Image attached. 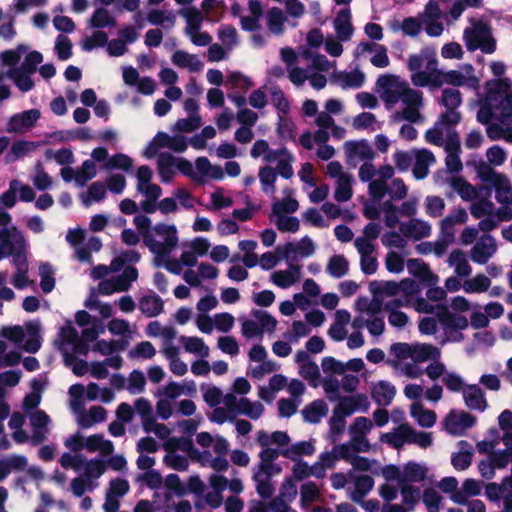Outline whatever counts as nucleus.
Masks as SVG:
<instances>
[{
    "label": "nucleus",
    "instance_id": "nucleus-8",
    "mask_svg": "<svg viewBox=\"0 0 512 512\" xmlns=\"http://www.w3.org/2000/svg\"><path fill=\"white\" fill-rule=\"evenodd\" d=\"M408 69L412 71L411 81L417 87H439V69L436 55L429 49L408 58Z\"/></svg>",
    "mask_w": 512,
    "mask_h": 512
},
{
    "label": "nucleus",
    "instance_id": "nucleus-27",
    "mask_svg": "<svg viewBox=\"0 0 512 512\" xmlns=\"http://www.w3.org/2000/svg\"><path fill=\"white\" fill-rule=\"evenodd\" d=\"M422 16V26L425 29V32L430 37H438L442 34L444 27L440 22L441 18V9L439 6L430 1L426 7L424 12L421 14Z\"/></svg>",
    "mask_w": 512,
    "mask_h": 512
},
{
    "label": "nucleus",
    "instance_id": "nucleus-59",
    "mask_svg": "<svg viewBox=\"0 0 512 512\" xmlns=\"http://www.w3.org/2000/svg\"><path fill=\"white\" fill-rule=\"evenodd\" d=\"M271 474L264 471V468H256L253 473V480L256 484L258 495L264 499L270 498L274 492V488L270 481Z\"/></svg>",
    "mask_w": 512,
    "mask_h": 512
},
{
    "label": "nucleus",
    "instance_id": "nucleus-32",
    "mask_svg": "<svg viewBox=\"0 0 512 512\" xmlns=\"http://www.w3.org/2000/svg\"><path fill=\"white\" fill-rule=\"evenodd\" d=\"M198 256L190 248H183L179 258L172 257V254L161 262L160 267L165 268L172 274L180 275L184 267H194L197 265Z\"/></svg>",
    "mask_w": 512,
    "mask_h": 512
},
{
    "label": "nucleus",
    "instance_id": "nucleus-24",
    "mask_svg": "<svg viewBox=\"0 0 512 512\" xmlns=\"http://www.w3.org/2000/svg\"><path fill=\"white\" fill-rule=\"evenodd\" d=\"M137 191L147 199L156 201L162 194L159 185L152 183L153 172L148 166H140L136 174Z\"/></svg>",
    "mask_w": 512,
    "mask_h": 512
},
{
    "label": "nucleus",
    "instance_id": "nucleus-41",
    "mask_svg": "<svg viewBox=\"0 0 512 512\" xmlns=\"http://www.w3.org/2000/svg\"><path fill=\"white\" fill-rule=\"evenodd\" d=\"M447 264L454 269V274L459 278H467L472 273V266L468 257L461 249H454L448 256Z\"/></svg>",
    "mask_w": 512,
    "mask_h": 512
},
{
    "label": "nucleus",
    "instance_id": "nucleus-25",
    "mask_svg": "<svg viewBox=\"0 0 512 512\" xmlns=\"http://www.w3.org/2000/svg\"><path fill=\"white\" fill-rule=\"evenodd\" d=\"M337 406L334 408L335 413L342 416H350L355 412H367L370 407L368 397L363 394L341 397L337 400Z\"/></svg>",
    "mask_w": 512,
    "mask_h": 512
},
{
    "label": "nucleus",
    "instance_id": "nucleus-19",
    "mask_svg": "<svg viewBox=\"0 0 512 512\" xmlns=\"http://www.w3.org/2000/svg\"><path fill=\"white\" fill-rule=\"evenodd\" d=\"M373 426V421L363 416L355 418L353 423L350 425V438L359 451H369L370 443L367 440V434L370 433Z\"/></svg>",
    "mask_w": 512,
    "mask_h": 512
},
{
    "label": "nucleus",
    "instance_id": "nucleus-34",
    "mask_svg": "<svg viewBox=\"0 0 512 512\" xmlns=\"http://www.w3.org/2000/svg\"><path fill=\"white\" fill-rule=\"evenodd\" d=\"M366 80L365 73L359 69L342 70L333 73L332 81L342 89H359Z\"/></svg>",
    "mask_w": 512,
    "mask_h": 512
},
{
    "label": "nucleus",
    "instance_id": "nucleus-60",
    "mask_svg": "<svg viewBox=\"0 0 512 512\" xmlns=\"http://www.w3.org/2000/svg\"><path fill=\"white\" fill-rule=\"evenodd\" d=\"M164 307L162 299L155 293L144 295L139 300V309L147 317L159 315Z\"/></svg>",
    "mask_w": 512,
    "mask_h": 512
},
{
    "label": "nucleus",
    "instance_id": "nucleus-63",
    "mask_svg": "<svg viewBox=\"0 0 512 512\" xmlns=\"http://www.w3.org/2000/svg\"><path fill=\"white\" fill-rule=\"evenodd\" d=\"M410 414L418 425L424 428H430L436 422L435 412L424 408L419 402H415L411 405Z\"/></svg>",
    "mask_w": 512,
    "mask_h": 512
},
{
    "label": "nucleus",
    "instance_id": "nucleus-62",
    "mask_svg": "<svg viewBox=\"0 0 512 512\" xmlns=\"http://www.w3.org/2000/svg\"><path fill=\"white\" fill-rule=\"evenodd\" d=\"M107 193V187L101 182L92 183L86 191L80 194V199L85 207L102 201Z\"/></svg>",
    "mask_w": 512,
    "mask_h": 512
},
{
    "label": "nucleus",
    "instance_id": "nucleus-39",
    "mask_svg": "<svg viewBox=\"0 0 512 512\" xmlns=\"http://www.w3.org/2000/svg\"><path fill=\"white\" fill-rule=\"evenodd\" d=\"M450 187L460 196L463 201L472 202L480 197L484 187L473 186L462 177L453 176L450 179Z\"/></svg>",
    "mask_w": 512,
    "mask_h": 512
},
{
    "label": "nucleus",
    "instance_id": "nucleus-26",
    "mask_svg": "<svg viewBox=\"0 0 512 512\" xmlns=\"http://www.w3.org/2000/svg\"><path fill=\"white\" fill-rule=\"evenodd\" d=\"M399 230L406 236L407 240L421 241L429 238L432 234V226L428 221L420 218H411L401 222Z\"/></svg>",
    "mask_w": 512,
    "mask_h": 512
},
{
    "label": "nucleus",
    "instance_id": "nucleus-33",
    "mask_svg": "<svg viewBox=\"0 0 512 512\" xmlns=\"http://www.w3.org/2000/svg\"><path fill=\"white\" fill-rule=\"evenodd\" d=\"M497 244L495 239L488 234L481 236L471 249V259L477 264H486L496 253Z\"/></svg>",
    "mask_w": 512,
    "mask_h": 512
},
{
    "label": "nucleus",
    "instance_id": "nucleus-16",
    "mask_svg": "<svg viewBox=\"0 0 512 512\" xmlns=\"http://www.w3.org/2000/svg\"><path fill=\"white\" fill-rule=\"evenodd\" d=\"M138 278V271L133 266H126L122 274L112 276L101 281L98 291L103 295H111L115 292H122L129 289L131 283Z\"/></svg>",
    "mask_w": 512,
    "mask_h": 512
},
{
    "label": "nucleus",
    "instance_id": "nucleus-64",
    "mask_svg": "<svg viewBox=\"0 0 512 512\" xmlns=\"http://www.w3.org/2000/svg\"><path fill=\"white\" fill-rule=\"evenodd\" d=\"M512 81L509 78H501L490 81V89L493 93L504 96L501 100L508 107V113H512Z\"/></svg>",
    "mask_w": 512,
    "mask_h": 512
},
{
    "label": "nucleus",
    "instance_id": "nucleus-10",
    "mask_svg": "<svg viewBox=\"0 0 512 512\" xmlns=\"http://www.w3.org/2000/svg\"><path fill=\"white\" fill-rule=\"evenodd\" d=\"M41 329L39 321H30L25 327L18 325L3 327L0 334L13 342L18 348H22L28 353H35L41 347Z\"/></svg>",
    "mask_w": 512,
    "mask_h": 512
},
{
    "label": "nucleus",
    "instance_id": "nucleus-43",
    "mask_svg": "<svg viewBox=\"0 0 512 512\" xmlns=\"http://www.w3.org/2000/svg\"><path fill=\"white\" fill-rule=\"evenodd\" d=\"M465 405L471 410L484 412L488 406L484 392L478 385H469L463 389Z\"/></svg>",
    "mask_w": 512,
    "mask_h": 512
},
{
    "label": "nucleus",
    "instance_id": "nucleus-6",
    "mask_svg": "<svg viewBox=\"0 0 512 512\" xmlns=\"http://www.w3.org/2000/svg\"><path fill=\"white\" fill-rule=\"evenodd\" d=\"M264 412V406L259 401H251L246 397L238 398L233 393L225 394L223 406L214 409L210 420L217 424L233 421L238 415H245L252 420L259 419Z\"/></svg>",
    "mask_w": 512,
    "mask_h": 512
},
{
    "label": "nucleus",
    "instance_id": "nucleus-54",
    "mask_svg": "<svg viewBox=\"0 0 512 512\" xmlns=\"http://www.w3.org/2000/svg\"><path fill=\"white\" fill-rule=\"evenodd\" d=\"M491 283L488 276L479 273L473 277L464 278L462 290L467 294H481L489 290Z\"/></svg>",
    "mask_w": 512,
    "mask_h": 512
},
{
    "label": "nucleus",
    "instance_id": "nucleus-44",
    "mask_svg": "<svg viewBox=\"0 0 512 512\" xmlns=\"http://www.w3.org/2000/svg\"><path fill=\"white\" fill-rule=\"evenodd\" d=\"M411 428L407 423L400 424L394 430L383 434L381 440L396 449L402 448L405 444H410Z\"/></svg>",
    "mask_w": 512,
    "mask_h": 512
},
{
    "label": "nucleus",
    "instance_id": "nucleus-14",
    "mask_svg": "<svg viewBox=\"0 0 512 512\" xmlns=\"http://www.w3.org/2000/svg\"><path fill=\"white\" fill-rule=\"evenodd\" d=\"M496 111V121L488 124L486 133L493 140H505L512 143V113H508V107L501 101Z\"/></svg>",
    "mask_w": 512,
    "mask_h": 512
},
{
    "label": "nucleus",
    "instance_id": "nucleus-51",
    "mask_svg": "<svg viewBox=\"0 0 512 512\" xmlns=\"http://www.w3.org/2000/svg\"><path fill=\"white\" fill-rule=\"evenodd\" d=\"M349 477L354 482V491L351 498L355 502H362L363 498L372 490L374 480L369 475L350 473Z\"/></svg>",
    "mask_w": 512,
    "mask_h": 512
},
{
    "label": "nucleus",
    "instance_id": "nucleus-50",
    "mask_svg": "<svg viewBox=\"0 0 512 512\" xmlns=\"http://www.w3.org/2000/svg\"><path fill=\"white\" fill-rule=\"evenodd\" d=\"M158 173L163 183H169L177 171V157L170 153H160L158 156Z\"/></svg>",
    "mask_w": 512,
    "mask_h": 512
},
{
    "label": "nucleus",
    "instance_id": "nucleus-29",
    "mask_svg": "<svg viewBox=\"0 0 512 512\" xmlns=\"http://www.w3.org/2000/svg\"><path fill=\"white\" fill-rule=\"evenodd\" d=\"M28 417L32 430V433L29 435L30 440L28 442L37 445L46 439L49 432L50 419L42 410H36L29 413Z\"/></svg>",
    "mask_w": 512,
    "mask_h": 512
},
{
    "label": "nucleus",
    "instance_id": "nucleus-11",
    "mask_svg": "<svg viewBox=\"0 0 512 512\" xmlns=\"http://www.w3.org/2000/svg\"><path fill=\"white\" fill-rule=\"evenodd\" d=\"M477 177L494 190L499 204H512V182L507 175L483 163L477 168Z\"/></svg>",
    "mask_w": 512,
    "mask_h": 512
},
{
    "label": "nucleus",
    "instance_id": "nucleus-20",
    "mask_svg": "<svg viewBox=\"0 0 512 512\" xmlns=\"http://www.w3.org/2000/svg\"><path fill=\"white\" fill-rule=\"evenodd\" d=\"M476 418L464 411L452 410L444 420L445 430L455 436L463 435L467 429L473 427Z\"/></svg>",
    "mask_w": 512,
    "mask_h": 512
},
{
    "label": "nucleus",
    "instance_id": "nucleus-37",
    "mask_svg": "<svg viewBox=\"0 0 512 512\" xmlns=\"http://www.w3.org/2000/svg\"><path fill=\"white\" fill-rule=\"evenodd\" d=\"M315 244L309 237H303L300 241L293 243L289 242L283 247V257L292 261L296 256L307 258L314 254Z\"/></svg>",
    "mask_w": 512,
    "mask_h": 512
},
{
    "label": "nucleus",
    "instance_id": "nucleus-1",
    "mask_svg": "<svg viewBox=\"0 0 512 512\" xmlns=\"http://www.w3.org/2000/svg\"><path fill=\"white\" fill-rule=\"evenodd\" d=\"M376 88L385 108L392 111L391 120L396 123L408 122L401 126L400 137L406 141L415 140L418 132L412 124L424 122L421 112L424 108L423 93L412 89L406 80L393 74L379 76Z\"/></svg>",
    "mask_w": 512,
    "mask_h": 512
},
{
    "label": "nucleus",
    "instance_id": "nucleus-3",
    "mask_svg": "<svg viewBox=\"0 0 512 512\" xmlns=\"http://www.w3.org/2000/svg\"><path fill=\"white\" fill-rule=\"evenodd\" d=\"M0 58L3 64L9 67L4 73L6 78L12 80L21 92H29L33 89L34 82L31 76L43 61L40 52L29 51L28 46L19 45L15 49L2 52Z\"/></svg>",
    "mask_w": 512,
    "mask_h": 512
},
{
    "label": "nucleus",
    "instance_id": "nucleus-52",
    "mask_svg": "<svg viewBox=\"0 0 512 512\" xmlns=\"http://www.w3.org/2000/svg\"><path fill=\"white\" fill-rule=\"evenodd\" d=\"M396 394L395 386L385 380L376 382L372 387V398L374 401L381 405H389Z\"/></svg>",
    "mask_w": 512,
    "mask_h": 512
},
{
    "label": "nucleus",
    "instance_id": "nucleus-42",
    "mask_svg": "<svg viewBox=\"0 0 512 512\" xmlns=\"http://www.w3.org/2000/svg\"><path fill=\"white\" fill-rule=\"evenodd\" d=\"M209 483L212 491L206 494L205 500L211 507L217 508L223 502L222 492L227 489L228 479L221 475L213 474L209 478Z\"/></svg>",
    "mask_w": 512,
    "mask_h": 512
},
{
    "label": "nucleus",
    "instance_id": "nucleus-47",
    "mask_svg": "<svg viewBox=\"0 0 512 512\" xmlns=\"http://www.w3.org/2000/svg\"><path fill=\"white\" fill-rule=\"evenodd\" d=\"M171 61L175 66L186 69L189 72H199L204 66L203 62L197 55L190 54L183 50L174 52L171 57Z\"/></svg>",
    "mask_w": 512,
    "mask_h": 512
},
{
    "label": "nucleus",
    "instance_id": "nucleus-21",
    "mask_svg": "<svg viewBox=\"0 0 512 512\" xmlns=\"http://www.w3.org/2000/svg\"><path fill=\"white\" fill-rule=\"evenodd\" d=\"M295 161L294 155L286 148L279 147L273 150V153L267 157V164H275V171L281 177L290 179L294 175L293 163Z\"/></svg>",
    "mask_w": 512,
    "mask_h": 512
},
{
    "label": "nucleus",
    "instance_id": "nucleus-31",
    "mask_svg": "<svg viewBox=\"0 0 512 512\" xmlns=\"http://www.w3.org/2000/svg\"><path fill=\"white\" fill-rule=\"evenodd\" d=\"M345 154L348 163L353 166L360 162H368L374 157L371 145L364 140L347 142L345 144Z\"/></svg>",
    "mask_w": 512,
    "mask_h": 512
},
{
    "label": "nucleus",
    "instance_id": "nucleus-40",
    "mask_svg": "<svg viewBox=\"0 0 512 512\" xmlns=\"http://www.w3.org/2000/svg\"><path fill=\"white\" fill-rule=\"evenodd\" d=\"M467 220L468 214L465 209H455L441 220L440 232L455 239L456 226L466 223Z\"/></svg>",
    "mask_w": 512,
    "mask_h": 512
},
{
    "label": "nucleus",
    "instance_id": "nucleus-56",
    "mask_svg": "<svg viewBox=\"0 0 512 512\" xmlns=\"http://www.w3.org/2000/svg\"><path fill=\"white\" fill-rule=\"evenodd\" d=\"M459 450L451 457L453 467L458 471L466 470L472 462L473 448L471 444L466 441L458 443Z\"/></svg>",
    "mask_w": 512,
    "mask_h": 512
},
{
    "label": "nucleus",
    "instance_id": "nucleus-55",
    "mask_svg": "<svg viewBox=\"0 0 512 512\" xmlns=\"http://www.w3.org/2000/svg\"><path fill=\"white\" fill-rule=\"evenodd\" d=\"M85 450L90 453L99 452L103 457L112 454L114 450L113 443L104 438L101 434H94L86 437Z\"/></svg>",
    "mask_w": 512,
    "mask_h": 512
},
{
    "label": "nucleus",
    "instance_id": "nucleus-23",
    "mask_svg": "<svg viewBox=\"0 0 512 512\" xmlns=\"http://www.w3.org/2000/svg\"><path fill=\"white\" fill-rule=\"evenodd\" d=\"M38 109H30L11 116L7 123V132L9 133H25L32 129L40 118Z\"/></svg>",
    "mask_w": 512,
    "mask_h": 512
},
{
    "label": "nucleus",
    "instance_id": "nucleus-49",
    "mask_svg": "<svg viewBox=\"0 0 512 512\" xmlns=\"http://www.w3.org/2000/svg\"><path fill=\"white\" fill-rule=\"evenodd\" d=\"M316 448L312 440L300 441L281 449V455L292 461L301 460L303 456H311L315 453Z\"/></svg>",
    "mask_w": 512,
    "mask_h": 512
},
{
    "label": "nucleus",
    "instance_id": "nucleus-5",
    "mask_svg": "<svg viewBox=\"0 0 512 512\" xmlns=\"http://www.w3.org/2000/svg\"><path fill=\"white\" fill-rule=\"evenodd\" d=\"M441 103L446 111L440 115L434 126L426 131L425 140L428 143H440L443 135H449L450 131H455L454 127L461 120V114L457 109L462 103V97L458 89H444Z\"/></svg>",
    "mask_w": 512,
    "mask_h": 512
},
{
    "label": "nucleus",
    "instance_id": "nucleus-36",
    "mask_svg": "<svg viewBox=\"0 0 512 512\" xmlns=\"http://www.w3.org/2000/svg\"><path fill=\"white\" fill-rule=\"evenodd\" d=\"M408 272L414 277L419 278L428 286L438 285L440 279L421 259H409L406 263Z\"/></svg>",
    "mask_w": 512,
    "mask_h": 512
},
{
    "label": "nucleus",
    "instance_id": "nucleus-7",
    "mask_svg": "<svg viewBox=\"0 0 512 512\" xmlns=\"http://www.w3.org/2000/svg\"><path fill=\"white\" fill-rule=\"evenodd\" d=\"M144 243L154 256V265L160 267L179 244L178 229L174 224L158 223L152 233H145Z\"/></svg>",
    "mask_w": 512,
    "mask_h": 512
},
{
    "label": "nucleus",
    "instance_id": "nucleus-13",
    "mask_svg": "<svg viewBox=\"0 0 512 512\" xmlns=\"http://www.w3.org/2000/svg\"><path fill=\"white\" fill-rule=\"evenodd\" d=\"M60 350L66 361L72 360L76 355H85L88 352V345L82 342L79 333L71 321L61 327L59 331Z\"/></svg>",
    "mask_w": 512,
    "mask_h": 512
},
{
    "label": "nucleus",
    "instance_id": "nucleus-12",
    "mask_svg": "<svg viewBox=\"0 0 512 512\" xmlns=\"http://www.w3.org/2000/svg\"><path fill=\"white\" fill-rule=\"evenodd\" d=\"M11 221V215L0 206V261L5 253L23 247L24 244L22 232Z\"/></svg>",
    "mask_w": 512,
    "mask_h": 512
},
{
    "label": "nucleus",
    "instance_id": "nucleus-30",
    "mask_svg": "<svg viewBox=\"0 0 512 512\" xmlns=\"http://www.w3.org/2000/svg\"><path fill=\"white\" fill-rule=\"evenodd\" d=\"M408 307L407 302L398 300H387L384 303V311L390 326L397 330H404L411 322L409 316L401 309Z\"/></svg>",
    "mask_w": 512,
    "mask_h": 512
},
{
    "label": "nucleus",
    "instance_id": "nucleus-17",
    "mask_svg": "<svg viewBox=\"0 0 512 512\" xmlns=\"http://www.w3.org/2000/svg\"><path fill=\"white\" fill-rule=\"evenodd\" d=\"M439 87L443 84L453 86H466L469 88H477L479 84L478 78L474 74V68L471 64H464L458 70H450L442 72L439 70Z\"/></svg>",
    "mask_w": 512,
    "mask_h": 512
},
{
    "label": "nucleus",
    "instance_id": "nucleus-15",
    "mask_svg": "<svg viewBox=\"0 0 512 512\" xmlns=\"http://www.w3.org/2000/svg\"><path fill=\"white\" fill-rule=\"evenodd\" d=\"M498 424L503 431L502 442L505 446L494 456V461L499 466L509 465L512 462V412L504 410L498 417Z\"/></svg>",
    "mask_w": 512,
    "mask_h": 512
},
{
    "label": "nucleus",
    "instance_id": "nucleus-2",
    "mask_svg": "<svg viewBox=\"0 0 512 512\" xmlns=\"http://www.w3.org/2000/svg\"><path fill=\"white\" fill-rule=\"evenodd\" d=\"M196 441L204 448L203 451L195 449L192 440L187 436L171 437L164 442L163 447L165 450H181L188 453L203 467L211 468L216 472H224L228 469L229 442L224 437L201 432L197 435Z\"/></svg>",
    "mask_w": 512,
    "mask_h": 512
},
{
    "label": "nucleus",
    "instance_id": "nucleus-18",
    "mask_svg": "<svg viewBox=\"0 0 512 512\" xmlns=\"http://www.w3.org/2000/svg\"><path fill=\"white\" fill-rule=\"evenodd\" d=\"M436 146H444L446 155V167L451 173H458L462 170L463 164L460 159V138L456 131H450L449 135H443L440 143H432Z\"/></svg>",
    "mask_w": 512,
    "mask_h": 512
},
{
    "label": "nucleus",
    "instance_id": "nucleus-22",
    "mask_svg": "<svg viewBox=\"0 0 512 512\" xmlns=\"http://www.w3.org/2000/svg\"><path fill=\"white\" fill-rule=\"evenodd\" d=\"M302 279V266L289 262L287 269L276 270L271 273L270 281L281 289H289Z\"/></svg>",
    "mask_w": 512,
    "mask_h": 512
},
{
    "label": "nucleus",
    "instance_id": "nucleus-46",
    "mask_svg": "<svg viewBox=\"0 0 512 512\" xmlns=\"http://www.w3.org/2000/svg\"><path fill=\"white\" fill-rule=\"evenodd\" d=\"M40 146L39 142L19 140L14 142L5 156L6 163H13L36 151Z\"/></svg>",
    "mask_w": 512,
    "mask_h": 512
},
{
    "label": "nucleus",
    "instance_id": "nucleus-61",
    "mask_svg": "<svg viewBox=\"0 0 512 512\" xmlns=\"http://www.w3.org/2000/svg\"><path fill=\"white\" fill-rule=\"evenodd\" d=\"M106 410L101 406H92L88 411L80 412L77 423L82 428H90L96 423L104 421Z\"/></svg>",
    "mask_w": 512,
    "mask_h": 512
},
{
    "label": "nucleus",
    "instance_id": "nucleus-38",
    "mask_svg": "<svg viewBox=\"0 0 512 512\" xmlns=\"http://www.w3.org/2000/svg\"><path fill=\"white\" fill-rule=\"evenodd\" d=\"M413 175L416 179H424L429 173V167L434 164L435 157L428 149H414Z\"/></svg>",
    "mask_w": 512,
    "mask_h": 512
},
{
    "label": "nucleus",
    "instance_id": "nucleus-45",
    "mask_svg": "<svg viewBox=\"0 0 512 512\" xmlns=\"http://www.w3.org/2000/svg\"><path fill=\"white\" fill-rule=\"evenodd\" d=\"M294 196L295 191L291 187H285L283 198L275 199L272 203V214H288L297 211L299 204Z\"/></svg>",
    "mask_w": 512,
    "mask_h": 512
},
{
    "label": "nucleus",
    "instance_id": "nucleus-28",
    "mask_svg": "<svg viewBox=\"0 0 512 512\" xmlns=\"http://www.w3.org/2000/svg\"><path fill=\"white\" fill-rule=\"evenodd\" d=\"M295 362L298 365L299 374L313 387L319 386L320 371L318 365L311 359L306 351H297Z\"/></svg>",
    "mask_w": 512,
    "mask_h": 512
},
{
    "label": "nucleus",
    "instance_id": "nucleus-57",
    "mask_svg": "<svg viewBox=\"0 0 512 512\" xmlns=\"http://www.w3.org/2000/svg\"><path fill=\"white\" fill-rule=\"evenodd\" d=\"M428 469L424 464L409 462L402 467V483H418L426 479Z\"/></svg>",
    "mask_w": 512,
    "mask_h": 512
},
{
    "label": "nucleus",
    "instance_id": "nucleus-9",
    "mask_svg": "<svg viewBox=\"0 0 512 512\" xmlns=\"http://www.w3.org/2000/svg\"><path fill=\"white\" fill-rule=\"evenodd\" d=\"M469 26L463 31V40L468 51L480 50L492 54L496 50V40L490 24L482 18H470Z\"/></svg>",
    "mask_w": 512,
    "mask_h": 512
},
{
    "label": "nucleus",
    "instance_id": "nucleus-53",
    "mask_svg": "<svg viewBox=\"0 0 512 512\" xmlns=\"http://www.w3.org/2000/svg\"><path fill=\"white\" fill-rule=\"evenodd\" d=\"M179 342L183 349L199 358H207L210 355V348L204 340L197 336H181Z\"/></svg>",
    "mask_w": 512,
    "mask_h": 512
},
{
    "label": "nucleus",
    "instance_id": "nucleus-35",
    "mask_svg": "<svg viewBox=\"0 0 512 512\" xmlns=\"http://www.w3.org/2000/svg\"><path fill=\"white\" fill-rule=\"evenodd\" d=\"M504 96H500L498 93H493L490 89V81L487 83V96L485 102L481 105L478 113L477 119L480 123L490 124L491 119H496V111L498 107H500L501 100Z\"/></svg>",
    "mask_w": 512,
    "mask_h": 512
},
{
    "label": "nucleus",
    "instance_id": "nucleus-58",
    "mask_svg": "<svg viewBox=\"0 0 512 512\" xmlns=\"http://www.w3.org/2000/svg\"><path fill=\"white\" fill-rule=\"evenodd\" d=\"M196 178L210 177L213 179H222L224 172L220 166L212 165L206 157H199L195 161Z\"/></svg>",
    "mask_w": 512,
    "mask_h": 512
},
{
    "label": "nucleus",
    "instance_id": "nucleus-48",
    "mask_svg": "<svg viewBox=\"0 0 512 512\" xmlns=\"http://www.w3.org/2000/svg\"><path fill=\"white\" fill-rule=\"evenodd\" d=\"M333 24L339 40L347 41L351 38L353 27L351 23V13L348 7L342 8L337 13Z\"/></svg>",
    "mask_w": 512,
    "mask_h": 512
},
{
    "label": "nucleus",
    "instance_id": "nucleus-4",
    "mask_svg": "<svg viewBox=\"0 0 512 512\" xmlns=\"http://www.w3.org/2000/svg\"><path fill=\"white\" fill-rule=\"evenodd\" d=\"M413 308L419 313L435 314L443 332L442 343L461 342L464 340L463 331L468 328V318L451 312L446 305H433L423 297L413 300Z\"/></svg>",
    "mask_w": 512,
    "mask_h": 512
}]
</instances>
